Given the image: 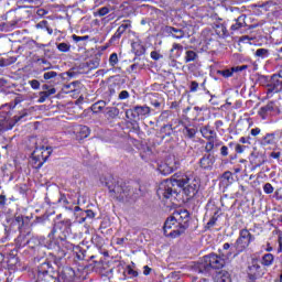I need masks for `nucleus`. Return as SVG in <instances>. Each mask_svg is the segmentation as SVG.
<instances>
[{
    "label": "nucleus",
    "mask_w": 282,
    "mask_h": 282,
    "mask_svg": "<svg viewBox=\"0 0 282 282\" xmlns=\"http://www.w3.org/2000/svg\"><path fill=\"white\" fill-rule=\"evenodd\" d=\"M223 250L225 251V252H223V257L225 259H230V258L237 257V256H235V252H237V249H234L232 247H230V243H228V242L223 246Z\"/></svg>",
    "instance_id": "obj_26"
},
{
    "label": "nucleus",
    "mask_w": 282,
    "mask_h": 282,
    "mask_svg": "<svg viewBox=\"0 0 282 282\" xmlns=\"http://www.w3.org/2000/svg\"><path fill=\"white\" fill-rule=\"evenodd\" d=\"M215 282H231L228 271H220L215 276Z\"/></svg>",
    "instance_id": "obj_31"
},
{
    "label": "nucleus",
    "mask_w": 282,
    "mask_h": 282,
    "mask_svg": "<svg viewBox=\"0 0 282 282\" xmlns=\"http://www.w3.org/2000/svg\"><path fill=\"white\" fill-rule=\"evenodd\" d=\"M56 76H58V73L51 70V72H46L43 75L44 80H52V78H56Z\"/></svg>",
    "instance_id": "obj_46"
},
{
    "label": "nucleus",
    "mask_w": 282,
    "mask_h": 282,
    "mask_svg": "<svg viewBox=\"0 0 282 282\" xmlns=\"http://www.w3.org/2000/svg\"><path fill=\"white\" fill-rule=\"evenodd\" d=\"M274 263V254L272 253H265L261 258V265L264 268H270V265H273Z\"/></svg>",
    "instance_id": "obj_30"
},
{
    "label": "nucleus",
    "mask_w": 282,
    "mask_h": 282,
    "mask_svg": "<svg viewBox=\"0 0 282 282\" xmlns=\"http://www.w3.org/2000/svg\"><path fill=\"white\" fill-rule=\"evenodd\" d=\"M184 52V46L180 43H173L172 48L170 50V58H180Z\"/></svg>",
    "instance_id": "obj_20"
},
{
    "label": "nucleus",
    "mask_w": 282,
    "mask_h": 282,
    "mask_svg": "<svg viewBox=\"0 0 282 282\" xmlns=\"http://www.w3.org/2000/svg\"><path fill=\"white\" fill-rule=\"evenodd\" d=\"M250 140H252V138H250V137H241V138L239 139V142H240L241 144H251Z\"/></svg>",
    "instance_id": "obj_58"
},
{
    "label": "nucleus",
    "mask_w": 282,
    "mask_h": 282,
    "mask_svg": "<svg viewBox=\"0 0 282 282\" xmlns=\"http://www.w3.org/2000/svg\"><path fill=\"white\" fill-rule=\"evenodd\" d=\"M223 178L227 180V182H232V172L227 171L223 174Z\"/></svg>",
    "instance_id": "obj_56"
},
{
    "label": "nucleus",
    "mask_w": 282,
    "mask_h": 282,
    "mask_svg": "<svg viewBox=\"0 0 282 282\" xmlns=\"http://www.w3.org/2000/svg\"><path fill=\"white\" fill-rule=\"evenodd\" d=\"M151 58L153 61H160V58H162V55L160 53H158L156 51H152L151 52Z\"/></svg>",
    "instance_id": "obj_57"
},
{
    "label": "nucleus",
    "mask_w": 282,
    "mask_h": 282,
    "mask_svg": "<svg viewBox=\"0 0 282 282\" xmlns=\"http://www.w3.org/2000/svg\"><path fill=\"white\" fill-rule=\"evenodd\" d=\"M56 235H58L57 237L63 248H66V250H72V242H69L72 237V220H62L58 225V229L53 227L48 234V239H56Z\"/></svg>",
    "instance_id": "obj_6"
},
{
    "label": "nucleus",
    "mask_w": 282,
    "mask_h": 282,
    "mask_svg": "<svg viewBox=\"0 0 282 282\" xmlns=\"http://www.w3.org/2000/svg\"><path fill=\"white\" fill-rule=\"evenodd\" d=\"M217 219H219V209L214 213L213 217L207 223L206 228H213V226L217 224Z\"/></svg>",
    "instance_id": "obj_42"
},
{
    "label": "nucleus",
    "mask_w": 282,
    "mask_h": 282,
    "mask_svg": "<svg viewBox=\"0 0 282 282\" xmlns=\"http://www.w3.org/2000/svg\"><path fill=\"white\" fill-rule=\"evenodd\" d=\"M109 65L111 67H116V65H118V54L117 53H112L109 57Z\"/></svg>",
    "instance_id": "obj_47"
},
{
    "label": "nucleus",
    "mask_w": 282,
    "mask_h": 282,
    "mask_svg": "<svg viewBox=\"0 0 282 282\" xmlns=\"http://www.w3.org/2000/svg\"><path fill=\"white\" fill-rule=\"evenodd\" d=\"M43 142H45V140L37 139L35 142V149L31 154L30 164L32 169H35L36 171L43 167V164L50 160V155L54 152L52 147H47L43 144Z\"/></svg>",
    "instance_id": "obj_5"
},
{
    "label": "nucleus",
    "mask_w": 282,
    "mask_h": 282,
    "mask_svg": "<svg viewBox=\"0 0 282 282\" xmlns=\"http://www.w3.org/2000/svg\"><path fill=\"white\" fill-rule=\"evenodd\" d=\"M268 87L270 93L274 91L275 94H279V91L282 90V75L273 74L268 83Z\"/></svg>",
    "instance_id": "obj_14"
},
{
    "label": "nucleus",
    "mask_w": 282,
    "mask_h": 282,
    "mask_svg": "<svg viewBox=\"0 0 282 282\" xmlns=\"http://www.w3.org/2000/svg\"><path fill=\"white\" fill-rule=\"evenodd\" d=\"M107 107V101L99 100L91 106L93 113H100Z\"/></svg>",
    "instance_id": "obj_35"
},
{
    "label": "nucleus",
    "mask_w": 282,
    "mask_h": 282,
    "mask_svg": "<svg viewBox=\"0 0 282 282\" xmlns=\"http://www.w3.org/2000/svg\"><path fill=\"white\" fill-rule=\"evenodd\" d=\"M131 28V20H124L123 23L117 29V32L123 34Z\"/></svg>",
    "instance_id": "obj_41"
},
{
    "label": "nucleus",
    "mask_w": 282,
    "mask_h": 282,
    "mask_svg": "<svg viewBox=\"0 0 282 282\" xmlns=\"http://www.w3.org/2000/svg\"><path fill=\"white\" fill-rule=\"evenodd\" d=\"M28 246L34 252H36V251L39 252V250H41V248H43V243H41V239H39L36 237L29 238Z\"/></svg>",
    "instance_id": "obj_24"
},
{
    "label": "nucleus",
    "mask_w": 282,
    "mask_h": 282,
    "mask_svg": "<svg viewBox=\"0 0 282 282\" xmlns=\"http://www.w3.org/2000/svg\"><path fill=\"white\" fill-rule=\"evenodd\" d=\"M196 58H199L195 51H186L185 53V63H193Z\"/></svg>",
    "instance_id": "obj_38"
},
{
    "label": "nucleus",
    "mask_w": 282,
    "mask_h": 282,
    "mask_svg": "<svg viewBox=\"0 0 282 282\" xmlns=\"http://www.w3.org/2000/svg\"><path fill=\"white\" fill-rule=\"evenodd\" d=\"M263 191H264L265 195H272V193H274V186H272V184H270V183H265L263 185Z\"/></svg>",
    "instance_id": "obj_48"
},
{
    "label": "nucleus",
    "mask_w": 282,
    "mask_h": 282,
    "mask_svg": "<svg viewBox=\"0 0 282 282\" xmlns=\"http://www.w3.org/2000/svg\"><path fill=\"white\" fill-rule=\"evenodd\" d=\"M220 155H223V158H227V155H228V147L223 145L220 148Z\"/></svg>",
    "instance_id": "obj_63"
},
{
    "label": "nucleus",
    "mask_w": 282,
    "mask_h": 282,
    "mask_svg": "<svg viewBox=\"0 0 282 282\" xmlns=\"http://www.w3.org/2000/svg\"><path fill=\"white\" fill-rule=\"evenodd\" d=\"M7 202L8 197L4 194H0V206H2V208L6 206Z\"/></svg>",
    "instance_id": "obj_62"
},
{
    "label": "nucleus",
    "mask_w": 282,
    "mask_h": 282,
    "mask_svg": "<svg viewBox=\"0 0 282 282\" xmlns=\"http://www.w3.org/2000/svg\"><path fill=\"white\" fill-rule=\"evenodd\" d=\"M14 221H15V224H18V228L21 230V228H23V224H24L23 216H17Z\"/></svg>",
    "instance_id": "obj_51"
},
{
    "label": "nucleus",
    "mask_w": 282,
    "mask_h": 282,
    "mask_svg": "<svg viewBox=\"0 0 282 282\" xmlns=\"http://www.w3.org/2000/svg\"><path fill=\"white\" fill-rule=\"evenodd\" d=\"M274 133H267L260 141L262 147H270V144H274Z\"/></svg>",
    "instance_id": "obj_32"
},
{
    "label": "nucleus",
    "mask_w": 282,
    "mask_h": 282,
    "mask_svg": "<svg viewBox=\"0 0 282 282\" xmlns=\"http://www.w3.org/2000/svg\"><path fill=\"white\" fill-rule=\"evenodd\" d=\"M122 272L123 278L120 279H127L126 274H129L130 276H138V271L133 270L131 265H128L127 269L122 265H117V268H110L107 271L102 272V276H107L108 279H113V272Z\"/></svg>",
    "instance_id": "obj_11"
},
{
    "label": "nucleus",
    "mask_w": 282,
    "mask_h": 282,
    "mask_svg": "<svg viewBox=\"0 0 282 282\" xmlns=\"http://www.w3.org/2000/svg\"><path fill=\"white\" fill-rule=\"evenodd\" d=\"M254 56L258 58H268V56H270V51L268 48H258Z\"/></svg>",
    "instance_id": "obj_39"
},
{
    "label": "nucleus",
    "mask_w": 282,
    "mask_h": 282,
    "mask_svg": "<svg viewBox=\"0 0 282 282\" xmlns=\"http://www.w3.org/2000/svg\"><path fill=\"white\" fill-rule=\"evenodd\" d=\"M182 133H183L184 138H187L188 140H193V138H195V135H197V129L191 128L187 124H184Z\"/></svg>",
    "instance_id": "obj_25"
},
{
    "label": "nucleus",
    "mask_w": 282,
    "mask_h": 282,
    "mask_svg": "<svg viewBox=\"0 0 282 282\" xmlns=\"http://www.w3.org/2000/svg\"><path fill=\"white\" fill-rule=\"evenodd\" d=\"M158 171L161 175H171L173 173L166 161L158 165Z\"/></svg>",
    "instance_id": "obj_33"
},
{
    "label": "nucleus",
    "mask_w": 282,
    "mask_h": 282,
    "mask_svg": "<svg viewBox=\"0 0 282 282\" xmlns=\"http://www.w3.org/2000/svg\"><path fill=\"white\" fill-rule=\"evenodd\" d=\"M69 45L67 44V43H65V42H63V43H59L58 45H57V50L59 51V52H69Z\"/></svg>",
    "instance_id": "obj_49"
},
{
    "label": "nucleus",
    "mask_w": 282,
    "mask_h": 282,
    "mask_svg": "<svg viewBox=\"0 0 282 282\" xmlns=\"http://www.w3.org/2000/svg\"><path fill=\"white\" fill-rule=\"evenodd\" d=\"M161 133H163L166 138H171V135H173V124L171 123L164 124L161 128Z\"/></svg>",
    "instance_id": "obj_37"
},
{
    "label": "nucleus",
    "mask_w": 282,
    "mask_h": 282,
    "mask_svg": "<svg viewBox=\"0 0 282 282\" xmlns=\"http://www.w3.org/2000/svg\"><path fill=\"white\" fill-rule=\"evenodd\" d=\"M249 270V279L250 281H257L258 276H261V264H259V260L252 259L251 265L248 267Z\"/></svg>",
    "instance_id": "obj_15"
},
{
    "label": "nucleus",
    "mask_w": 282,
    "mask_h": 282,
    "mask_svg": "<svg viewBox=\"0 0 282 282\" xmlns=\"http://www.w3.org/2000/svg\"><path fill=\"white\" fill-rule=\"evenodd\" d=\"M74 217H75V224H83L85 219H94L96 217V214H94V210L87 209L82 210L80 207L75 206L74 208Z\"/></svg>",
    "instance_id": "obj_12"
},
{
    "label": "nucleus",
    "mask_w": 282,
    "mask_h": 282,
    "mask_svg": "<svg viewBox=\"0 0 282 282\" xmlns=\"http://www.w3.org/2000/svg\"><path fill=\"white\" fill-rule=\"evenodd\" d=\"M165 163H167L169 167L173 171H177V167L180 166V159L170 155L165 159Z\"/></svg>",
    "instance_id": "obj_27"
},
{
    "label": "nucleus",
    "mask_w": 282,
    "mask_h": 282,
    "mask_svg": "<svg viewBox=\"0 0 282 282\" xmlns=\"http://www.w3.org/2000/svg\"><path fill=\"white\" fill-rule=\"evenodd\" d=\"M151 116V108L149 106H134L132 109L126 110V118L130 120H140Z\"/></svg>",
    "instance_id": "obj_10"
},
{
    "label": "nucleus",
    "mask_w": 282,
    "mask_h": 282,
    "mask_svg": "<svg viewBox=\"0 0 282 282\" xmlns=\"http://www.w3.org/2000/svg\"><path fill=\"white\" fill-rule=\"evenodd\" d=\"M58 202L59 204H62V206H65V210H72V207H67V205H69V200H67V196L62 195Z\"/></svg>",
    "instance_id": "obj_44"
},
{
    "label": "nucleus",
    "mask_w": 282,
    "mask_h": 282,
    "mask_svg": "<svg viewBox=\"0 0 282 282\" xmlns=\"http://www.w3.org/2000/svg\"><path fill=\"white\" fill-rule=\"evenodd\" d=\"M235 72H237V68L231 67L230 69L218 70L217 74L224 78H230Z\"/></svg>",
    "instance_id": "obj_40"
},
{
    "label": "nucleus",
    "mask_w": 282,
    "mask_h": 282,
    "mask_svg": "<svg viewBox=\"0 0 282 282\" xmlns=\"http://www.w3.org/2000/svg\"><path fill=\"white\" fill-rule=\"evenodd\" d=\"M122 36V33H119V31H116L112 37L110 39V43H113L115 41H120Z\"/></svg>",
    "instance_id": "obj_55"
},
{
    "label": "nucleus",
    "mask_w": 282,
    "mask_h": 282,
    "mask_svg": "<svg viewBox=\"0 0 282 282\" xmlns=\"http://www.w3.org/2000/svg\"><path fill=\"white\" fill-rule=\"evenodd\" d=\"M173 217H180L182 219V224H188V219H191V213L186 209H180L174 213Z\"/></svg>",
    "instance_id": "obj_28"
},
{
    "label": "nucleus",
    "mask_w": 282,
    "mask_h": 282,
    "mask_svg": "<svg viewBox=\"0 0 282 282\" xmlns=\"http://www.w3.org/2000/svg\"><path fill=\"white\" fill-rule=\"evenodd\" d=\"M86 65L89 67V69H96L98 68L99 63L98 61H89L86 63Z\"/></svg>",
    "instance_id": "obj_53"
},
{
    "label": "nucleus",
    "mask_w": 282,
    "mask_h": 282,
    "mask_svg": "<svg viewBox=\"0 0 282 282\" xmlns=\"http://www.w3.org/2000/svg\"><path fill=\"white\" fill-rule=\"evenodd\" d=\"M213 149H215V139L208 140V142L205 145V151L208 154H210V151H213Z\"/></svg>",
    "instance_id": "obj_45"
},
{
    "label": "nucleus",
    "mask_w": 282,
    "mask_h": 282,
    "mask_svg": "<svg viewBox=\"0 0 282 282\" xmlns=\"http://www.w3.org/2000/svg\"><path fill=\"white\" fill-rule=\"evenodd\" d=\"M131 45H132V52L135 54V56H142L147 53V47L142 45V42L137 41V42H133Z\"/></svg>",
    "instance_id": "obj_23"
},
{
    "label": "nucleus",
    "mask_w": 282,
    "mask_h": 282,
    "mask_svg": "<svg viewBox=\"0 0 282 282\" xmlns=\"http://www.w3.org/2000/svg\"><path fill=\"white\" fill-rule=\"evenodd\" d=\"M30 241V238L25 234H20L15 239H14V245L15 248L12 249L9 254L10 257H17L19 253V250H22V248H25Z\"/></svg>",
    "instance_id": "obj_13"
},
{
    "label": "nucleus",
    "mask_w": 282,
    "mask_h": 282,
    "mask_svg": "<svg viewBox=\"0 0 282 282\" xmlns=\"http://www.w3.org/2000/svg\"><path fill=\"white\" fill-rule=\"evenodd\" d=\"M226 265V260L216 253H209L203 257L199 261L194 263L193 270L197 274L208 276L212 270H221Z\"/></svg>",
    "instance_id": "obj_4"
},
{
    "label": "nucleus",
    "mask_w": 282,
    "mask_h": 282,
    "mask_svg": "<svg viewBox=\"0 0 282 282\" xmlns=\"http://www.w3.org/2000/svg\"><path fill=\"white\" fill-rule=\"evenodd\" d=\"M243 25H246V20L243 19V15H240L236 19V22L231 25L230 30L237 32V30H241Z\"/></svg>",
    "instance_id": "obj_34"
},
{
    "label": "nucleus",
    "mask_w": 282,
    "mask_h": 282,
    "mask_svg": "<svg viewBox=\"0 0 282 282\" xmlns=\"http://www.w3.org/2000/svg\"><path fill=\"white\" fill-rule=\"evenodd\" d=\"M56 94V88H50L48 90L40 91V98L37 99V102L43 104L50 96H54Z\"/></svg>",
    "instance_id": "obj_29"
},
{
    "label": "nucleus",
    "mask_w": 282,
    "mask_h": 282,
    "mask_svg": "<svg viewBox=\"0 0 282 282\" xmlns=\"http://www.w3.org/2000/svg\"><path fill=\"white\" fill-rule=\"evenodd\" d=\"M197 89H199V84L197 82H192L189 86V90L194 93V91H197Z\"/></svg>",
    "instance_id": "obj_60"
},
{
    "label": "nucleus",
    "mask_w": 282,
    "mask_h": 282,
    "mask_svg": "<svg viewBox=\"0 0 282 282\" xmlns=\"http://www.w3.org/2000/svg\"><path fill=\"white\" fill-rule=\"evenodd\" d=\"M200 133L206 140H215V138H217V132L210 129V126H204L200 128Z\"/></svg>",
    "instance_id": "obj_21"
},
{
    "label": "nucleus",
    "mask_w": 282,
    "mask_h": 282,
    "mask_svg": "<svg viewBox=\"0 0 282 282\" xmlns=\"http://www.w3.org/2000/svg\"><path fill=\"white\" fill-rule=\"evenodd\" d=\"M105 113L108 116V118L113 120L117 116H120V109L116 107H107Z\"/></svg>",
    "instance_id": "obj_36"
},
{
    "label": "nucleus",
    "mask_w": 282,
    "mask_h": 282,
    "mask_svg": "<svg viewBox=\"0 0 282 282\" xmlns=\"http://www.w3.org/2000/svg\"><path fill=\"white\" fill-rule=\"evenodd\" d=\"M73 133L75 134L76 140H85V138H89V127L75 124L73 126Z\"/></svg>",
    "instance_id": "obj_16"
},
{
    "label": "nucleus",
    "mask_w": 282,
    "mask_h": 282,
    "mask_svg": "<svg viewBox=\"0 0 282 282\" xmlns=\"http://www.w3.org/2000/svg\"><path fill=\"white\" fill-rule=\"evenodd\" d=\"M25 116H28V113H23L21 116H14V121H12V112L10 111V108H6V107L0 108L1 131H10L11 129H13L17 122H20V120H23Z\"/></svg>",
    "instance_id": "obj_8"
},
{
    "label": "nucleus",
    "mask_w": 282,
    "mask_h": 282,
    "mask_svg": "<svg viewBox=\"0 0 282 282\" xmlns=\"http://www.w3.org/2000/svg\"><path fill=\"white\" fill-rule=\"evenodd\" d=\"M235 151L236 153H243L246 151V147L241 144H236Z\"/></svg>",
    "instance_id": "obj_61"
},
{
    "label": "nucleus",
    "mask_w": 282,
    "mask_h": 282,
    "mask_svg": "<svg viewBox=\"0 0 282 282\" xmlns=\"http://www.w3.org/2000/svg\"><path fill=\"white\" fill-rule=\"evenodd\" d=\"M256 237L254 235H251L250 230L248 229H241L239 231V237L237 238L234 249H236V252L234 253V257H238V254H241L251 243L254 241Z\"/></svg>",
    "instance_id": "obj_9"
},
{
    "label": "nucleus",
    "mask_w": 282,
    "mask_h": 282,
    "mask_svg": "<svg viewBox=\"0 0 282 282\" xmlns=\"http://www.w3.org/2000/svg\"><path fill=\"white\" fill-rule=\"evenodd\" d=\"M165 34L172 36V39L182 40L186 37V31L184 29L175 28V26H165Z\"/></svg>",
    "instance_id": "obj_17"
},
{
    "label": "nucleus",
    "mask_w": 282,
    "mask_h": 282,
    "mask_svg": "<svg viewBox=\"0 0 282 282\" xmlns=\"http://www.w3.org/2000/svg\"><path fill=\"white\" fill-rule=\"evenodd\" d=\"M276 111V104L274 101H269L265 106L261 107L258 115L262 120H267L270 113Z\"/></svg>",
    "instance_id": "obj_18"
},
{
    "label": "nucleus",
    "mask_w": 282,
    "mask_h": 282,
    "mask_svg": "<svg viewBox=\"0 0 282 282\" xmlns=\"http://www.w3.org/2000/svg\"><path fill=\"white\" fill-rule=\"evenodd\" d=\"M107 186L110 197L117 199L118 202H123L124 204L135 202L140 195H142V188L139 185L131 187L124 183L117 182V184L112 185L107 183Z\"/></svg>",
    "instance_id": "obj_3"
},
{
    "label": "nucleus",
    "mask_w": 282,
    "mask_h": 282,
    "mask_svg": "<svg viewBox=\"0 0 282 282\" xmlns=\"http://www.w3.org/2000/svg\"><path fill=\"white\" fill-rule=\"evenodd\" d=\"M74 89L72 90L73 96H76V94H80V90L83 89V84L79 80L72 83Z\"/></svg>",
    "instance_id": "obj_43"
},
{
    "label": "nucleus",
    "mask_w": 282,
    "mask_h": 282,
    "mask_svg": "<svg viewBox=\"0 0 282 282\" xmlns=\"http://www.w3.org/2000/svg\"><path fill=\"white\" fill-rule=\"evenodd\" d=\"M143 153L145 155H152L153 150H151V147L145 145V147H143Z\"/></svg>",
    "instance_id": "obj_64"
},
{
    "label": "nucleus",
    "mask_w": 282,
    "mask_h": 282,
    "mask_svg": "<svg viewBox=\"0 0 282 282\" xmlns=\"http://www.w3.org/2000/svg\"><path fill=\"white\" fill-rule=\"evenodd\" d=\"M98 14H99V17H106V14H109V8L102 7V8L98 9Z\"/></svg>",
    "instance_id": "obj_54"
},
{
    "label": "nucleus",
    "mask_w": 282,
    "mask_h": 282,
    "mask_svg": "<svg viewBox=\"0 0 282 282\" xmlns=\"http://www.w3.org/2000/svg\"><path fill=\"white\" fill-rule=\"evenodd\" d=\"M54 274H56V271L52 267V262H43L37 267L36 282H72V267H63L58 279Z\"/></svg>",
    "instance_id": "obj_2"
},
{
    "label": "nucleus",
    "mask_w": 282,
    "mask_h": 282,
    "mask_svg": "<svg viewBox=\"0 0 282 282\" xmlns=\"http://www.w3.org/2000/svg\"><path fill=\"white\" fill-rule=\"evenodd\" d=\"M127 98H129V91L122 90V91L119 94V100H127Z\"/></svg>",
    "instance_id": "obj_59"
},
{
    "label": "nucleus",
    "mask_w": 282,
    "mask_h": 282,
    "mask_svg": "<svg viewBox=\"0 0 282 282\" xmlns=\"http://www.w3.org/2000/svg\"><path fill=\"white\" fill-rule=\"evenodd\" d=\"M188 228V224H182V221L177 220V217L170 216L164 223V235L166 237H172V239H176V237H181L184 235Z\"/></svg>",
    "instance_id": "obj_7"
},
{
    "label": "nucleus",
    "mask_w": 282,
    "mask_h": 282,
    "mask_svg": "<svg viewBox=\"0 0 282 282\" xmlns=\"http://www.w3.org/2000/svg\"><path fill=\"white\" fill-rule=\"evenodd\" d=\"M74 261H83L85 259V253L80 250V245L76 242L73 243V254Z\"/></svg>",
    "instance_id": "obj_22"
},
{
    "label": "nucleus",
    "mask_w": 282,
    "mask_h": 282,
    "mask_svg": "<svg viewBox=\"0 0 282 282\" xmlns=\"http://www.w3.org/2000/svg\"><path fill=\"white\" fill-rule=\"evenodd\" d=\"M29 85H31V87L33 89H40L41 88V82H39L37 79L29 80Z\"/></svg>",
    "instance_id": "obj_50"
},
{
    "label": "nucleus",
    "mask_w": 282,
    "mask_h": 282,
    "mask_svg": "<svg viewBox=\"0 0 282 282\" xmlns=\"http://www.w3.org/2000/svg\"><path fill=\"white\" fill-rule=\"evenodd\" d=\"M88 39H89V35H86V36L73 35V41H75V43H80V41H87Z\"/></svg>",
    "instance_id": "obj_52"
},
{
    "label": "nucleus",
    "mask_w": 282,
    "mask_h": 282,
    "mask_svg": "<svg viewBox=\"0 0 282 282\" xmlns=\"http://www.w3.org/2000/svg\"><path fill=\"white\" fill-rule=\"evenodd\" d=\"M213 164H215V155L213 154H204L203 158L199 160L200 169H213Z\"/></svg>",
    "instance_id": "obj_19"
},
{
    "label": "nucleus",
    "mask_w": 282,
    "mask_h": 282,
    "mask_svg": "<svg viewBox=\"0 0 282 282\" xmlns=\"http://www.w3.org/2000/svg\"><path fill=\"white\" fill-rule=\"evenodd\" d=\"M199 177L195 175V172H177L171 180H165L160 183L156 195L159 199H171L177 195V188H183V193L193 198L199 193Z\"/></svg>",
    "instance_id": "obj_1"
}]
</instances>
